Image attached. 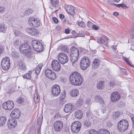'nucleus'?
I'll list each match as a JSON object with an SVG mask.
<instances>
[{"mask_svg": "<svg viewBox=\"0 0 134 134\" xmlns=\"http://www.w3.org/2000/svg\"><path fill=\"white\" fill-rule=\"evenodd\" d=\"M58 60L62 64H64L68 61V58L66 54L63 52L59 53L58 56Z\"/></svg>", "mask_w": 134, "mask_h": 134, "instance_id": "nucleus-8", "label": "nucleus"}, {"mask_svg": "<svg viewBox=\"0 0 134 134\" xmlns=\"http://www.w3.org/2000/svg\"><path fill=\"white\" fill-rule=\"evenodd\" d=\"M93 30H97L99 29V27L98 26H97L95 24H93L92 27Z\"/></svg>", "mask_w": 134, "mask_h": 134, "instance_id": "nucleus-54", "label": "nucleus"}, {"mask_svg": "<svg viewBox=\"0 0 134 134\" xmlns=\"http://www.w3.org/2000/svg\"><path fill=\"white\" fill-rule=\"evenodd\" d=\"M26 30L27 32L30 35L33 36L37 35L39 33V31L35 29L28 27L27 29Z\"/></svg>", "mask_w": 134, "mask_h": 134, "instance_id": "nucleus-18", "label": "nucleus"}, {"mask_svg": "<svg viewBox=\"0 0 134 134\" xmlns=\"http://www.w3.org/2000/svg\"><path fill=\"white\" fill-rule=\"evenodd\" d=\"M81 125V123L78 121L74 122L71 126V129L74 132L77 133L80 131Z\"/></svg>", "mask_w": 134, "mask_h": 134, "instance_id": "nucleus-6", "label": "nucleus"}, {"mask_svg": "<svg viewBox=\"0 0 134 134\" xmlns=\"http://www.w3.org/2000/svg\"><path fill=\"white\" fill-rule=\"evenodd\" d=\"M65 33L68 34L70 33V31L69 29H66L65 30Z\"/></svg>", "mask_w": 134, "mask_h": 134, "instance_id": "nucleus-63", "label": "nucleus"}, {"mask_svg": "<svg viewBox=\"0 0 134 134\" xmlns=\"http://www.w3.org/2000/svg\"><path fill=\"white\" fill-rule=\"evenodd\" d=\"M18 66L20 69L23 71L25 70L26 68L25 64L22 62L19 63L18 64Z\"/></svg>", "mask_w": 134, "mask_h": 134, "instance_id": "nucleus-27", "label": "nucleus"}, {"mask_svg": "<svg viewBox=\"0 0 134 134\" xmlns=\"http://www.w3.org/2000/svg\"><path fill=\"white\" fill-rule=\"evenodd\" d=\"M39 68H37V67L36 68L35 71L36 74L37 75H38V74L40 73V72L41 70L39 69Z\"/></svg>", "mask_w": 134, "mask_h": 134, "instance_id": "nucleus-53", "label": "nucleus"}, {"mask_svg": "<svg viewBox=\"0 0 134 134\" xmlns=\"http://www.w3.org/2000/svg\"><path fill=\"white\" fill-rule=\"evenodd\" d=\"M45 73L46 76L50 79L54 80L56 77V75L54 72L49 69H46Z\"/></svg>", "mask_w": 134, "mask_h": 134, "instance_id": "nucleus-11", "label": "nucleus"}, {"mask_svg": "<svg viewBox=\"0 0 134 134\" xmlns=\"http://www.w3.org/2000/svg\"><path fill=\"white\" fill-rule=\"evenodd\" d=\"M4 49V47L0 46V54L2 53Z\"/></svg>", "mask_w": 134, "mask_h": 134, "instance_id": "nucleus-61", "label": "nucleus"}, {"mask_svg": "<svg viewBox=\"0 0 134 134\" xmlns=\"http://www.w3.org/2000/svg\"><path fill=\"white\" fill-rule=\"evenodd\" d=\"M43 49L44 46L41 43V44H39V46L36 48V49H35L34 51L36 52H41L43 50Z\"/></svg>", "mask_w": 134, "mask_h": 134, "instance_id": "nucleus-30", "label": "nucleus"}, {"mask_svg": "<svg viewBox=\"0 0 134 134\" xmlns=\"http://www.w3.org/2000/svg\"><path fill=\"white\" fill-rule=\"evenodd\" d=\"M75 117L78 119H81L83 116L82 112L81 110L77 111L74 114Z\"/></svg>", "mask_w": 134, "mask_h": 134, "instance_id": "nucleus-23", "label": "nucleus"}, {"mask_svg": "<svg viewBox=\"0 0 134 134\" xmlns=\"http://www.w3.org/2000/svg\"><path fill=\"white\" fill-rule=\"evenodd\" d=\"M19 41L18 40H17L14 41V44L15 46H17L19 44Z\"/></svg>", "mask_w": 134, "mask_h": 134, "instance_id": "nucleus-57", "label": "nucleus"}, {"mask_svg": "<svg viewBox=\"0 0 134 134\" xmlns=\"http://www.w3.org/2000/svg\"><path fill=\"white\" fill-rule=\"evenodd\" d=\"M83 126L84 127H89L91 125V123L89 120H86L83 122Z\"/></svg>", "mask_w": 134, "mask_h": 134, "instance_id": "nucleus-26", "label": "nucleus"}, {"mask_svg": "<svg viewBox=\"0 0 134 134\" xmlns=\"http://www.w3.org/2000/svg\"><path fill=\"white\" fill-rule=\"evenodd\" d=\"M128 126L127 121L125 119H122L118 122L117 128L119 132H123L128 129Z\"/></svg>", "mask_w": 134, "mask_h": 134, "instance_id": "nucleus-3", "label": "nucleus"}, {"mask_svg": "<svg viewBox=\"0 0 134 134\" xmlns=\"http://www.w3.org/2000/svg\"><path fill=\"white\" fill-rule=\"evenodd\" d=\"M15 91V88L14 87H12L9 89L7 92L8 93L10 94L12 93Z\"/></svg>", "mask_w": 134, "mask_h": 134, "instance_id": "nucleus-44", "label": "nucleus"}, {"mask_svg": "<svg viewBox=\"0 0 134 134\" xmlns=\"http://www.w3.org/2000/svg\"><path fill=\"white\" fill-rule=\"evenodd\" d=\"M60 92V88L59 86L57 85H55L52 87V93L55 96H58Z\"/></svg>", "mask_w": 134, "mask_h": 134, "instance_id": "nucleus-12", "label": "nucleus"}, {"mask_svg": "<svg viewBox=\"0 0 134 134\" xmlns=\"http://www.w3.org/2000/svg\"><path fill=\"white\" fill-rule=\"evenodd\" d=\"M31 49V47L28 44L27 42H24L19 47L20 52L28 58H30L32 57Z\"/></svg>", "mask_w": 134, "mask_h": 134, "instance_id": "nucleus-2", "label": "nucleus"}, {"mask_svg": "<svg viewBox=\"0 0 134 134\" xmlns=\"http://www.w3.org/2000/svg\"><path fill=\"white\" fill-rule=\"evenodd\" d=\"M17 122L14 118L9 119L7 122V126L9 129L14 128L16 126Z\"/></svg>", "mask_w": 134, "mask_h": 134, "instance_id": "nucleus-16", "label": "nucleus"}, {"mask_svg": "<svg viewBox=\"0 0 134 134\" xmlns=\"http://www.w3.org/2000/svg\"><path fill=\"white\" fill-rule=\"evenodd\" d=\"M132 121V127L134 129V118H131Z\"/></svg>", "mask_w": 134, "mask_h": 134, "instance_id": "nucleus-60", "label": "nucleus"}, {"mask_svg": "<svg viewBox=\"0 0 134 134\" xmlns=\"http://www.w3.org/2000/svg\"><path fill=\"white\" fill-rule=\"evenodd\" d=\"M83 102V100L82 98H80L77 101L76 104L77 106L79 107L82 104Z\"/></svg>", "mask_w": 134, "mask_h": 134, "instance_id": "nucleus-37", "label": "nucleus"}, {"mask_svg": "<svg viewBox=\"0 0 134 134\" xmlns=\"http://www.w3.org/2000/svg\"><path fill=\"white\" fill-rule=\"evenodd\" d=\"M78 58L79 57L70 54L69 59L72 63H74L76 62Z\"/></svg>", "mask_w": 134, "mask_h": 134, "instance_id": "nucleus-24", "label": "nucleus"}, {"mask_svg": "<svg viewBox=\"0 0 134 134\" xmlns=\"http://www.w3.org/2000/svg\"><path fill=\"white\" fill-rule=\"evenodd\" d=\"M63 127V123L61 121H56L53 125L54 129L55 131L58 132L60 131Z\"/></svg>", "mask_w": 134, "mask_h": 134, "instance_id": "nucleus-10", "label": "nucleus"}, {"mask_svg": "<svg viewBox=\"0 0 134 134\" xmlns=\"http://www.w3.org/2000/svg\"><path fill=\"white\" fill-rule=\"evenodd\" d=\"M5 7L3 6H0V13H3L5 12Z\"/></svg>", "mask_w": 134, "mask_h": 134, "instance_id": "nucleus-43", "label": "nucleus"}, {"mask_svg": "<svg viewBox=\"0 0 134 134\" xmlns=\"http://www.w3.org/2000/svg\"><path fill=\"white\" fill-rule=\"evenodd\" d=\"M65 9L68 14L71 15H73L75 14L74 8L72 5H66Z\"/></svg>", "mask_w": 134, "mask_h": 134, "instance_id": "nucleus-15", "label": "nucleus"}, {"mask_svg": "<svg viewBox=\"0 0 134 134\" xmlns=\"http://www.w3.org/2000/svg\"><path fill=\"white\" fill-rule=\"evenodd\" d=\"M93 62L95 63H96L97 64H98V65H99L100 62V59L98 58H95L94 59Z\"/></svg>", "mask_w": 134, "mask_h": 134, "instance_id": "nucleus-46", "label": "nucleus"}, {"mask_svg": "<svg viewBox=\"0 0 134 134\" xmlns=\"http://www.w3.org/2000/svg\"><path fill=\"white\" fill-rule=\"evenodd\" d=\"M29 24L31 26L34 27H37L40 25V21L36 18L31 17L28 20Z\"/></svg>", "mask_w": 134, "mask_h": 134, "instance_id": "nucleus-7", "label": "nucleus"}, {"mask_svg": "<svg viewBox=\"0 0 134 134\" xmlns=\"http://www.w3.org/2000/svg\"><path fill=\"white\" fill-rule=\"evenodd\" d=\"M7 119L5 116H2L0 118V126L3 125L6 122Z\"/></svg>", "mask_w": 134, "mask_h": 134, "instance_id": "nucleus-29", "label": "nucleus"}, {"mask_svg": "<svg viewBox=\"0 0 134 134\" xmlns=\"http://www.w3.org/2000/svg\"><path fill=\"white\" fill-rule=\"evenodd\" d=\"M24 101V99L23 98L20 97L18 99L17 102L18 103L20 104L23 103Z\"/></svg>", "mask_w": 134, "mask_h": 134, "instance_id": "nucleus-48", "label": "nucleus"}, {"mask_svg": "<svg viewBox=\"0 0 134 134\" xmlns=\"http://www.w3.org/2000/svg\"><path fill=\"white\" fill-rule=\"evenodd\" d=\"M108 39L106 37H102L100 38V42L102 44H104L106 45L107 44Z\"/></svg>", "mask_w": 134, "mask_h": 134, "instance_id": "nucleus-33", "label": "nucleus"}, {"mask_svg": "<svg viewBox=\"0 0 134 134\" xmlns=\"http://www.w3.org/2000/svg\"><path fill=\"white\" fill-rule=\"evenodd\" d=\"M93 25V23L90 21H88L87 22V25L89 28L92 27Z\"/></svg>", "mask_w": 134, "mask_h": 134, "instance_id": "nucleus-50", "label": "nucleus"}, {"mask_svg": "<svg viewBox=\"0 0 134 134\" xmlns=\"http://www.w3.org/2000/svg\"><path fill=\"white\" fill-rule=\"evenodd\" d=\"M59 17L61 19H65V16L62 14H60L59 15Z\"/></svg>", "mask_w": 134, "mask_h": 134, "instance_id": "nucleus-62", "label": "nucleus"}, {"mask_svg": "<svg viewBox=\"0 0 134 134\" xmlns=\"http://www.w3.org/2000/svg\"><path fill=\"white\" fill-rule=\"evenodd\" d=\"M1 65L2 69L4 70H8L10 67V59L7 57H4L1 61Z\"/></svg>", "mask_w": 134, "mask_h": 134, "instance_id": "nucleus-5", "label": "nucleus"}, {"mask_svg": "<svg viewBox=\"0 0 134 134\" xmlns=\"http://www.w3.org/2000/svg\"><path fill=\"white\" fill-rule=\"evenodd\" d=\"M14 106V104L13 102L10 100L4 102L2 105L3 108L5 110H11L13 108Z\"/></svg>", "mask_w": 134, "mask_h": 134, "instance_id": "nucleus-9", "label": "nucleus"}, {"mask_svg": "<svg viewBox=\"0 0 134 134\" xmlns=\"http://www.w3.org/2000/svg\"><path fill=\"white\" fill-rule=\"evenodd\" d=\"M34 100L35 103H38L39 101V99L38 98L37 94H35L34 97Z\"/></svg>", "mask_w": 134, "mask_h": 134, "instance_id": "nucleus-39", "label": "nucleus"}, {"mask_svg": "<svg viewBox=\"0 0 134 134\" xmlns=\"http://www.w3.org/2000/svg\"><path fill=\"white\" fill-rule=\"evenodd\" d=\"M20 111L17 109H15L11 113L10 116L13 118L17 119L20 116Z\"/></svg>", "mask_w": 134, "mask_h": 134, "instance_id": "nucleus-17", "label": "nucleus"}, {"mask_svg": "<svg viewBox=\"0 0 134 134\" xmlns=\"http://www.w3.org/2000/svg\"><path fill=\"white\" fill-rule=\"evenodd\" d=\"M120 97V94L117 92L112 93L111 95V99L113 102L118 101Z\"/></svg>", "mask_w": 134, "mask_h": 134, "instance_id": "nucleus-14", "label": "nucleus"}, {"mask_svg": "<svg viewBox=\"0 0 134 134\" xmlns=\"http://www.w3.org/2000/svg\"><path fill=\"white\" fill-rule=\"evenodd\" d=\"M95 99L96 101L99 102L101 104H103L104 103L103 99H102L99 96L96 95L95 96Z\"/></svg>", "mask_w": 134, "mask_h": 134, "instance_id": "nucleus-28", "label": "nucleus"}, {"mask_svg": "<svg viewBox=\"0 0 134 134\" xmlns=\"http://www.w3.org/2000/svg\"><path fill=\"white\" fill-rule=\"evenodd\" d=\"M33 10L31 9H29L25 10L24 14L25 15H28L29 14L32 13Z\"/></svg>", "mask_w": 134, "mask_h": 134, "instance_id": "nucleus-34", "label": "nucleus"}, {"mask_svg": "<svg viewBox=\"0 0 134 134\" xmlns=\"http://www.w3.org/2000/svg\"><path fill=\"white\" fill-rule=\"evenodd\" d=\"M51 65L53 69L56 71H59L60 69V64L56 60H54L52 61Z\"/></svg>", "mask_w": 134, "mask_h": 134, "instance_id": "nucleus-13", "label": "nucleus"}, {"mask_svg": "<svg viewBox=\"0 0 134 134\" xmlns=\"http://www.w3.org/2000/svg\"><path fill=\"white\" fill-rule=\"evenodd\" d=\"M103 81H100L97 84V88L99 89H102L104 86Z\"/></svg>", "mask_w": 134, "mask_h": 134, "instance_id": "nucleus-32", "label": "nucleus"}, {"mask_svg": "<svg viewBox=\"0 0 134 134\" xmlns=\"http://www.w3.org/2000/svg\"><path fill=\"white\" fill-rule=\"evenodd\" d=\"M74 107V106L71 103H69L66 104L64 110L66 113H68L71 112L72 110V109Z\"/></svg>", "mask_w": 134, "mask_h": 134, "instance_id": "nucleus-21", "label": "nucleus"}, {"mask_svg": "<svg viewBox=\"0 0 134 134\" xmlns=\"http://www.w3.org/2000/svg\"><path fill=\"white\" fill-rule=\"evenodd\" d=\"M84 36V34L83 32H81V34L79 33V35H77L76 37H83Z\"/></svg>", "mask_w": 134, "mask_h": 134, "instance_id": "nucleus-59", "label": "nucleus"}, {"mask_svg": "<svg viewBox=\"0 0 134 134\" xmlns=\"http://www.w3.org/2000/svg\"><path fill=\"white\" fill-rule=\"evenodd\" d=\"M78 24L82 28H84L85 26V23L82 21L78 22Z\"/></svg>", "mask_w": 134, "mask_h": 134, "instance_id": "nucleus-47", "label": "nucleus"}, {"mask_svg": "<svg viewBox=\"0 0 134 134\" xmlns=\"http://www.w3.org/2000/svg\"><path fill=\"white\" fill-rule=\"evenodd\" d=\"M125 62L127 63V64H128L129 65H130L132 67L134 68V66H133V65H131L130 64V62L129 61V60H128V59L127 58H125Z\"/></svg>", "mask_w": 134, "mask_h": 134, "instance_id": "nucleus-52", "label": "nucleus"}, {"mask_svg": "<svg viewBox=\"0 0 134 134\" xmlns=\"http://www.w3.org/2000/svg\"><path fill=\"white\" fill-rule=\"evenodd\" d=\"M116 85V83L114 81H110L108 84V85L110 86V88L111 89L113 87L115 86Z\"/></svg>", "mask_w": 134, "mask_h": 134, "instance_id": "nucleus-38", "label": "nucleus"}, {"mask_svg": "<svg viewBox=\"0 0 134 134\" xmlns=\"http://www.w3.org/2000/svg\"><path fill=\"white\" fill-rule=\"evenodd\" d=\"M114 5H115L116 7H121L123 8H124L125 7L126 8L127 7L126 5L124 4H114Z\"/></svg>", "mask_w": 134, "mask_h": 134, "instance_id": "nucleus-40", "label": "nucleus"}, {"mask_svg": "<svg viewBox=\"0 0 134 134\" xmlns=\"http://www.w3.org/2000/svg\"><path fill=\"white\" fill-rule=\"evenodd\" d=\"M32 74V71H29L27 72V73L24 74L23 76L24 79L25 78L27 79H31V75Z\"/></svg>", "mask_w": 134, "mask_h": 134, "instance_id": "nucleus-25", "label": "nucleus"}, {"mask_svg": "<svg viewBox=\"0 0 134 134\" xmlns=\"http://www.w3.org/2000/svg\"><path fill=\"white\" fill-rule=\"evenodd\" d=\"M42 119L41 118H39L37 119V124L39 125L38 127L39 128H41V125L42 123Z\"/></svg>", "mask_w": 134, "mask_h": 134, "instance_id": "nucleus-45", "label": "nucleus"}, {"mask_svg": "<svg viewBox=\"0 0 134 134\" xmlns=\"http://www.w3.org/2000/svg\"><path fill=\"white\" fill-rule=\"evenodd\" d=\"M17 55V53L15 52H13L12 53V57L15 58H16L18 57V56Z\"/></svg>", "mask_w": 134, "mask_h": 134, "instance_id": "nucleus-51", "label": "nucleus"}, {"mask_svg": "<svg viewBox=\"0 0 134 134\" xmlns=\"http://www.w3.org/2000/svg\"><path fill=\"white\" fill-rule=\"evenodd\" d=\"M118 105L120 108H122L125 106V104L123 102L119 101L118 103Z\"/></svg>", "mask_w": 134, "mask_h": 134, "instance_id": "nucleus-42", "label": "nucleus"}, {"mask_svg": "<svg viewBox=\"0 0 134 134\" xmlns=\"http://www.w3.org/2000/svg\"><path fill=\"white\" fill-rule=\"evenodd\" d=\"M92 65V67H93L94 68H97L99 66L98 64H97L96 63H95L93 62Z\"/></svg>", "mask_w": 134, "mask_h": 134, "instance_id": "nucleus-55", "label": "nucleus"}, {"mask_svg": "<svg viewBox=\"0 0 134 134\" xmlns=\"http://www.w3.org/2000/svg\"><path fill=\"white\" fill-rule=\"evenodd\" d=\"M6 28L4 24H0V32H5L6 31Z\"/></svg>", "mask_w": 134, "mask_h": 134, "instance_id": "nucleus-35", "label": "nucleus"}, {"mask_svg": "<svg viewBox=\"0 0 134 134\" xmlns=\"http://www.w3.org/2000/svg\"><path fill=\"white\" fill-rule=\"evenodd\" d=\"M43 66V64H40L38 66V67H37V68H39L41 70Z\"/></svg>", "mask_w": 134, "mask_h": 134, "instance_id": "nucleus-64", "label": "nucleus"}, {"mask_svg": "<svg viewBox=\"0 0 134 134\" xmlns=\"http://www.w3.org/2000/svg\"><path fill=\"white\" fill-rule=\"evenodd\" d=\"M90 62L89 61L88 58L83 57L81 60L80 65L81 69L82 70H86L90 65Z\"/></svg>", "mask_w": 134, "mask_h": 134, "instance_id": "nucleus-4", "label": "nucleus"}, {"mask_svg": "<svg viewBox=\"0 0 134 134\" xmlns=\"http://www.w3.org/2000/svg\"><path fill=\"white\" fill-rule=\"evenodd\" d=\"M69 81L71 83L75 86L81 85L83 82V76L77 72L72 73L69 76Z\"/></svg>", "mask_w": 134, "mask_h": 134, "instance_id": "nucleus-1", "label": "nucleus"}, {"mask_svg": "<svg viewBox=\"0 0 134 134\" xmlns=\"http://www.w3.org/2000/svg\"><path fill=\"white\" fill-rule=\"evenodd\" d=\"M70 54L79 57V51L75 47H72L70 49Z\"/></svg>", "mask_w": 134, "mask_h": 134, "instance_id": "nucleus-20", "label": "nucleus"}, {"mask_svg": "<svg viewBox=\"0 0 134 134\" xmlns=\"http://www.w3.org/2000/svg\"><path fill=\"white\" fill-rule=\"evenodd\" d=\"M99 132L100 134H110V133L107 130L102 129L99 130Z\"/></svg>", "mask_w": 134, "mask_h": 134, "instance_id": "nucleus-31", "label": "nucleus"}, {"mask_svg": "<svg viewBox=\"0 0 134 134\" xmlns=\"http://www.w3.org/2000/svg\"><path fill=\"white\" fill-rule=\"evenodd\" d=\"M90 134H100L95 130H91L89 132Z\"/></svg>", "mask_w": 134, "mask_h": 134, "instance_id": "nucleus-49", "label": "nucleus"}, {"mask_svg": "<svg viewBox=\"0 0 134 134\" xmlns=\"http://www.w3.org/2000/svg\"><path fill=\"white\" fill-rule=\"evenodd\" d=\"M50 3L52 6L54 7L55 10L54 12H55L58 10L59 8V2L58 0H50Z\"/></svg>", "mask_w": 134, "mask_h": 134, "instance_id": "nucleus-19", "label": "nucleus"}, {"mask_svg": "<svg viewBox=\"0 0 134 134\" xmlns=\"http://www.w3.org/2000/svg\"><path fill=\"white\" fill-rule=\"evenodd\" d=\"M60 49L62 51L66 53H68L69 51V49L66 46H62Z\"/></svg>", "mask_w": 134, "mask_h": 134, "instance_id": "nucleus-36", "label": "nucleus"}, {"mask_svg": "<svg viewBox=\"0 0 134 134\" xmlns=\"http://www.w3.org/2000/svg\"><path fill=\"white\" fill-rule=\"evenodd\" d=\"M79 94V91L76 88L70 90V94L72 97H76Z\"/></svg>", "mask_w": 134, "mask_h": 134, "instance_id": "nucleus-22", "label": "nucleus"}, {"mask_svg": "<svg viewBox=\"0 0 134 134\" xmlns=\"http://www.w3.org/2000/svg\"><path fill=\"white\" fill-rule=\"evenodd\" d=\"M52 19L54 22L56 24H57L58 22V20L55 17H53L52 18Z\"/></svg>", "mask_w": 134, "mask_h": 134, "instance_id": "nucleus-56", "label": "nucleus"}, {"mask_svg": "<svg viewBox=\"0 0 134 134\" xmlns=\"http://www.w3.org/2000/svg\"><path fill=\"white\" fill-rule=\"evenodd\" d=\"M32 46H34V47H36V45L37 44H41V43L38 41L36 40H33L32 42Z\"/></svg>", "mask_w": 134, "mask_h": 134, "instance_id": "nucleus-41", "label": "nucleus"}, {"mask_svg": "<svg viewBox=\"0 0 134 134\" xmlns=\"http://www.w3.org/2000/svg\"><path fill=\"white\" fill-rule=\"evenodd\" d=\"M121 72L124 75L125 74L126 72V70L124 69H121Z\"/></svg>", "mask_w": 134, "mask_h": 134, "instance_id": "nucleus-58", "label": "nucleus"}]
</instances>
